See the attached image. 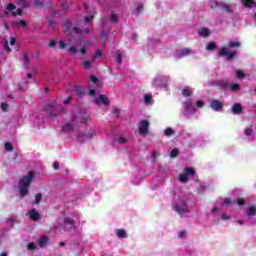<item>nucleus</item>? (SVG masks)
Segmentation results:
<instances>
[{"label":"nucleus","mask_w":256,"mask_h":256,"mask_svg":"<svg viewBox=\"0 0 256 256\" xmlns=\"http://www.w3.org/2000/svg\"><path fill=\"white\" fill-rule=\"evenodd\" d=\"M173 195L174 203L172 209L176 211L180 217H185V215L189 213V209L187 208V201H189V196L181 192V189L179 188L174 189Z\"/></svg>","instance_id":"nucleus-1"},{"label":"nucleus","mask_w":256,"mask_h":256,"mask_svg":"<svg viewBox=\"0 0 256 256\" xmlns=\"http://www.w3.org/2000/svg\"><path fill=\"white\" fill-rule=\"evenodd\" d=\"M89 121V114L85 112H77L62 127L63 133H71L80 125H86Z\"/></svg>","instance_id":"nucleus-2"},{"label":"nucleus","mask_w":256,"mask_h":256,"mask_svg":"<svg viewBox=\"0 0 256 256\" xmlns=\"http://www.w3.org/2000/svg\"><path fill=\"white\" fill-rule=\"evenodd\" d=\"M84 9L89 15L81 20L78 26L72 29V31L75 32L76 35H87L90 32L89 24L93 21V18L95 17L94 8H89V5L85 4Z\"/></svg>","instance_id":"nucleus-3"},{"label":"nucleus","mask_w":256,"mask_h":256,"mask_svg":"<svg viewBox=\"0 0 256 256\" xmlns=\"http://www.w3.org/2000/svg\"><path fill=\"white\" fill-rule=\"evenodd\" d=\"M35 178V173L29 172L27 175L23 176L19 181V195L20 197H25L29 193V187H31V181Z\"/></svg>","instance_id":"nucleus-4"},{"label":"nucleus","mask_w":256,"mask_h":256,"mask_svg":"<svg viewBox=\"0 0 256 256\" xmlns=\"http://www.w3.org/2000/svg\"><path fill=\"white\" fill-rule=\"evenodd\" d=\"M169 85V76L158 74L152 79V87L155 89H167Z\"/></svg>","instance_id":"nucleus-5"},{"label":"nucleus","mask_w":256,"mask_h":256,"mask_svg":"<svg viewBox=\"0 0 256 256\" xmlns=\"http://www.w3.org/2000/svg\"><path fill=\"white\" fill-rule=\"evenodd\" d=\"M6 17H17V15H23V9L17 8L15 4L10 3L7 5L6 9L4 10Z\"/></svg>","instance_id":"nucleus-6"},{"label":"nucleus","mask_w":256,"mask_h":256,"mask_svg":"<svg viewBox=\"0 0 256 256\" xmlns=\"http://www.w3.org/2000/svg\"><path fill=\"white\" fill-rule=\"evenodd\" d=\"M182 111L185 115H193L194 113H197V107H195V104L193 105L192 99H187L183 102Z\"/></svg>","instance_id":"nucleus-7"},{"label":"nucleus","mask_w":256,"mask_h":256,"mask_svg":"<svg viewBox=\"0 0 256 256\" xmlns=\"http://www.w3.org/2000/svg\"><path fill=\"white\" fill-rule=\"evenodd\" d=\"M195 169L191 167H187L184 169V172L178 176V181L180 183H187L189 181V177H194Z\"/></svg>","instance_id":"nucleus-8"},{"label":"nucleus","mask_w":256,"mask_h":256,"mask_svg":"<svg viewBox=\"0 0 256 256\" xmlns=\"http://www.w3.org/2000/svg\"><path fill=\"white\" fill-rule=\"evenodd\" d=\"M151 124L149 123V120H140L138 124V133L139 135H142V137H145L149 133V126Z\"/></svg>","instance_id":"nucleus-9"},{"label":"nucleus","mask_w":256,"mask_h":256,"mask_svg":"<svg viewBox=\"0 0 256 256\" xmlns=\"http://www.w3.org/2000/svg\"><path fill=\"white\" fill-rule=\"evenodd\" d=\"M237 55V51L231 50L228 47H222L219 51V56L220 57H226L228 61H231Z\"/></svg>","instance_id":"nucleus-10"},{"label":"nucleus","mask_w":256,"mask_h":256,"mask_svg":"<svg viewBox=\"0 0 256 256\" xmlns=\"http://www.w3.org/2000/svg\"><path fill=\"white\" fill-rule=\"evenodd\" d=\"M193 53V50L191 48H181L176 50L175 57L176 59H183V57H189Z\"/></svg>","instance_id":"nucleus-11"},{"label":"nucleus","mask_w":256,"mask_h":256,"mask_svg":"<svg viewBox=\"0 0 256 256\" xmlns=\"http://www.w3.org/2000/svg\"><path fill=\"white\" fill-rule=\"evenodd\" d=\"M218 85L220 87H222L223 89H229V87H230L231 91H239V89H241L239 84H230L229 82H227L225 80L219 81Z\"/></svg>","instance_id":"nucleus-12"},{"label":"nucleus","mask_w":256,"mask_h":256,"mask_svg":"<svg viewBox=\"0 0 256 256\" xmlns=\"http://www.w3.org/2000/svg\"><path fill=\"white\" fill-rule=\"evenodd\" d=\"M90 81L91 83H93L94 89H90L88 92V95L95 97V93H97V88H99V79H97L95 76H91Z\"/></svg>","instance_id":"nucleus-13"},{"label":"nucleus","mask_w":256,"mask_h":256,"mask_svg":"<svg viewBox=\"0 0 256 256\" xmlns=\"http://www.w3.org/2000/svg\"><path fill=\"white\" fill-rule=\"evenodd\" d=\"M157 45H159V40L155 38H150L148 39L146 47L150 53H153V51L157 49Z\"/></svg>","instance_id":"nucleus-14"},{"label":"nucleus","mask_w":256,"mask_h":256,"mask_svg":"<svg viewBox=\"0 0 256 256\" xmlns=\"http://www.w3.org/2000/svg\"><path fill=\"white\" fill-rule=\"evenodd\" d=\"M27 215L31 221H39V219H41V214L35 208L28 211Z\"/></svg>","instance_id":"nucleus-15"},{"label":"nucleus","mask_w":256,"mask_h":256,"mask_svg":"<svg viewBox=\"0 0 256 256\" xmlns=\"http://www.w3.org/2000/svg\"><path fill=\"white\" fill-rule=\"evenodd\" d=\"M59 109L56 102H52L46 106V112L52 117H55V112Z\"/></svg>","instance_id":"nucleus-16"},{"label":"nucleus","mask_w":256,"mask_h":256,"mask_svg":"<svg viewBox=\"0 0 256 256\" xmlns=\"http://www.w3.org/2000/svg\"><path fill=\"white\" fill-rule=\"evenodd\" d=\"M244 215L248 217V219H253V217H256V207L253 205H250L246 208Z\"/></svg>","instance_id":"nucleus-17"},{"label":"nucleus","mask_w":256,"mask_h":256,"mask_svg":"<svg viewBox=\"0 0 256 256\" xmlns=\"http://www.w3.org/2000/svg\"><path fill=\"white\" fill-rule=\"evenodd\" d=\"M210 107L213 111H221L223 109V102L219 100H212L210 102Z\"/></svg>","instance_id":"nucleus-18"},{"label":"nucleus","mask_w":256,"mask_h":256,"mask_svg":"<svg viewBox=\"0 0 256 256\" xmlns=\"http://www.w3.org/2000/svg\"><path fill=\"white\" fill-rule=\"evenodd\" d=\"M95 137V130H88L84 134H79V138L82 141H87V139H93Z\"/></svg>","instance_id":"nucleus-19"},{"label":"nucleus","mask_w":256,"mask_h":256,"mask_svg":"<svg viewBox=\"0 0 256 256\" xmlns=\"http://www.w3.org/2000/svg\"><path fill=\"white\" fill-rule=\"evenodd\" d=\"M94 103H96V105L103 103V105L107 106L109 105V98L105 95H100L98 98H94Z\"/></svg>","instance_id":"nucleus-20"},{"label":"nucleus","mask_w":256,"mask_h":256,"mask_svg":"<svg viewBox=\"0 0 256 256\" xmlns=\"http://www.w3.org/2000/svg\"><path fill=\"white\" fill-rule=\"evenodd\" d=\"M115 235L118 239H127V237H129V234L125 229H116Z\"/></svg>","instance_id":"nucleus-21"},{"label":"nucleus","mask_w":256,"mask_h":256,"mask_svg":"<svg viewBox=\"0 0 256 256\" xmlns=\"http://www.w3.org/2000/svg\"><path fill=\"white\" fill-rule=\"evenodd\" d=\"M243 111V105L240 103H235L232 105V113L234 115H241V112Z\"/></svg>","instance_id":"nucleus-22"},{"label":"nucleus","mask_w":256,"mask_h":256,"mask_svg":"<svg viewBox=\"0 0 256 256\" xmlns=\"http://www.w3.org/2000/svg\"><path fill=\"white\" fill-rule=\"evenodd\" d=\"M133 13H134V15H140L141 13H143V4L134 3Z\"/></svg>","instance_id":"nucleus-23"},{"label":"nucleus","mask_w":256,"mask_h":256,"mask_svg":"<svg viewBox=\"0 0 256 256\" xmlns=\"http://www.w3.org/2000/svg\"><path fill=\"white\" fill-rule=\"evenodd\" d=\"M197 33H198V35H199L200 37H209V36L211 35V32L209 31V29H208V28H205V27L199 28V29L197 30Z\"/></svg>","instance_id":"nucleus-24"},{"label":"nucleus","mask_w":256,"mask_h":256,"mask_svg":"<svg viewBox=\"0 0 256 256\" xmlns=\"http://www.w3.org/2000/svg\"><path fill=\"white\" fill-rule=\"evenodd\" d=\"M31 65V59H29V54L24 53L23 54V67L24 69H29Z\"/></svg>","instance_id":"nucleus-25"},{"label":"nucleus","mask_w":256,"mask_h":256,"mask_svg":"<svg viewBox=\"0 0 256 256\" xmlns=\"http://www.w3.org/2000/svg\"><path fill=\"white\" fill-rule=\"evenodd\" d=\"M220 9H222V11H225V13H233L231 5L225 2H221Z\"/></svg>","instance_id":"nucleus-26"},{"label":"nucleus","mask_w":256,"mask_h":256,"mask_svg":"<svg viewBox=\"0 0 256 256\" xmlns=\"http://www.w3.org/2000/svg\"><path fill=\"white\" fill-rule=\"evenodd\" d=\"M182 95L184 97H191L193 95V88L186 86L183 90H182Z\"/></svg>","instance_id":"nucleus-27"},{"label":"nucleus","mask_w":256,"mask_h":256,"mask_svg":"<svg viewBox=\"0 0 256 256\" xmlns=\"http://www.w3.org/2000/svg\"><path fill=\"white\" fill-rule=\"evenodd\" d=\"M143 102L145 105H153V96L150 94H145L143 97Z\"/></svg>","instance_id":"nucleus-28"},{"label":"nucleus","mask_w":256,"mask_h":256,"mask_svg":"<svg viewBox=\"0 0 256 256\" xmlns=\"http://www.w3.org/2000/svg\"><path fill=\"white\" fill-rule=\"evenodd\" d=\"M108 35H109V31H107V30H103L100 34V39H101V41L103 42L104 45L107 44Z\"/></svg>","instance_id":"nucleus-29"},{"label":"nucleus","mask_w":256,"mask_h":256,"mask_svg":"<svg viewBox=\"0 0 256 256\" xmlns=\"http://www.w3.org/2000/svg\"><path fill=\"white\" fill-rule=\"evenodd\" d=\"M115 58H116V63H118V65H121V63H123V53H121V51L115 52Z\"/></svg>","instance_id":"nucleus-30"},{"label":"nucleus","mask_w":256,"mask_h":256,"mask_svg":"<svg viewBox=\"0 0 256 256\" xmlns=\"http://www.w3.org/2000/svg\"><path fill=\"white\" fill-rule=\"evenodd\" d=\"M228 47H231L232 49H239V47H241V42H239V40L230 41L228 43Z\"/></svg>","instance_id":"nucleus-31"},{"label":"nucleus","mask_w":256,"mask_h":256,"mask_svg":"<svg viewBox=\"0 0 256 256\" xmlns=\"http://www.w3.org/2000/svg\"><path fill=\"white\" fill-rule=\"evenodd\" d=\"M12 25L14 27H27V22H25L24 20H19V21H14Z\"/></svg>","instance_id":"nucleus-32"},{"label":"nucleus","mask_w":256,"mask_h":256,"mask_svg":"<svg viewBox=\"0 0 256 256\" xmlns=\"http://www.w3.org/2000/svg\"><path fill=\"white\" fill-rule=\"evenodd\" d=\"M49 242V238H47L46 236H42L39 240V247H45V245H47V243Z\"/></svg>","instance_id":"nucleus-33"},{"label":"nucleus","mask_w":256,"mask_h":256,"mask_svg":"<svg viewBox=\"0 0 256 256\" xmlns=\"http://www.w3.org/2000/svg\"><path fill=\"white\" fill-rule=\"evenodd\" d=\"M91 45H93V43L86 42V44L84 46H82L80 49L81 55H87V47H89Z\"/></svg>","instance_id":"nucleus-34"},{"label":"nucleus","mask_w":256,"mask_h":256,"mask_svg":"<svg viewBox=\"0 0 256 256\" xmlns=\"http://www.w3.org/2000/svg\"><path fill=\"white\" fill-rule=\"evenodd\" d=\"M244 7H255V1L253 0H242Z\"/></svg>","instance_id":"nucleus-35"},{"label":"nucleus","mask_w":256,"mask_h":256,"mask_svg":"<svg viewBox=\"0 0 256 256\" xmlns=\"http://www.w3.org/2000/svg\"><path fill=\"white\" fill-rule=\"evenodd\" d=\"M103 58V52L101 50H96V53L94 54L92 61H96L97 59Z\"/></svg>","instance_id":"nucleus-36"},{"label":"nucleus","mask_w":256,"mask_h":256,"mask_svg":"<svg viewBox=\"0 0 256 256\" xmlns=\"http://www.w3.org/2000/svg\"><path fill=\"white\" fill-rule=\"evenodd\" d=\"M215 49H217V44H215L214 42L208 43L206 45L207 51H215Z\"/></svg>","instance_id":"nucleus-37"},{"label":"nucleus","mask_w":256,"mask_h":256,"mask_svg":"<svg viewBox=\"0 0 256 256\" xmlns=\"http://www.w3.org/2000/svg\"><path fill=\"white\" fill-rule=\"evenodd\" d=\"M194 107H196V110L197 109H203L205 107V102H203V100H198L194 104Z\"/></svg>","instance_id":"nucleus-38"},{"label":"nucleus","mask_w":256,"mask_h":256,"mask_svg":"<svg viewBox=\"0 0 256 256\" xmlns=\"http://www.w3.org/2000/svg\"><path fill=\"white\" fill-rule=\"evenodd\" d=\"M64 225H75V220L71 217L64 218Z\"/></svg>","instance_id":"nucleus-39"},{"label":"nucleus","mask_w":256,"mask_h":256,"mask_svg":"<svg viewBox=\"0 0 256 256\" xmlns=\"http://www.w3.org/2000/svg\"><path fill=\"white\" fill-rule=\"evenodd\" d=\"M164 134L166 137H171V135H175V130H173V128H166Z\"/></svg>","instance_id":"nucleus-40"},{"label":"nucleus","mask_w":256,"mask_h":256,"mask_svg":"<svg viewBox=\"0 0 256 256\" xmlns=\"http://www.w3.org/2000/svg\"><path fill=\"white\" fill-rule=\"evenodd\" d=\"M82 65L84 69H90L91 65H93V60H85Z\"/></svg>","instance_id":"nucleus-41"},{"label":"nucleus","mask_w":256,"mask_h":256,"mask_svg":"<svg viewBox=\"0 0 256 256\" xmlns=\"http://www.w3.org/2000/svg\"><path fill=\"white\" fill-rule=\"evenodd\" d=\"M161 155V152H159V150H153L151 157L152 159H154L153 161H157V158Z\"/></svg>","instance_id":"nucleus-42"},{"label":"nucleus","mask_w":256,"mask_h":256,"mask_svg":"<svg viewBox=\"0 0 256 256\" xmlns=\"http://www.w3.org/2000/svg\"><path fill=\"white\" fill-rule=\"evenodd\" d=\"M68 53H70V55H77V46H70L68 49Z\"/></svg>","instance_id":"nucleus-43"},{"label":"nucleus","mask_w":256,"mask_h":256,"mask_svg":"<svg viewBox=\"0 0 256 256\" xmlns=\"http://www.w3.org/2000/svg\"><path fill=\"white\" fill-rule=\"evenodd\" d=\"M41 199H43V194H41V193L36 194V195H35V201H34V203H35L36 205H39V203H41Z\"/></svg>","instance_id":"nucleus-44"},{"label":"nucleus","mask_w":256,"mask_h":256,"mask_svg":"<svg viewBox=\"0 0 256 256\" xmlns=\"http://www.w3.org/2000/svg\"><path fill=\"white\" fill-rule=\"evenodd\" d=\"M221 3L222 2H217V1H211L210 2V8H212V9H216V7H221Z\"/></svg>","instance_id":"nucleus-45"},{"label":"nucleus","mask_w":256,"mask_h":256,"mask_svg":"<svg viewBox=\"0 0 256 256\" xmlns=\"http://www.w3.org/2000/svg\"><path fill=\"white\" fill-rule=\"evenodd\" d=\"M3 45H4V48L6 49V51L8 53H11V48L9 47V41L7 39H3Z\"/></svg>","instance_id":"nucleus-46"},{"label":"nucleus","mask_w":256,"mask_h":256,"mask_svg":"<svg viewBox=\"0 0 256 256\" xmlns=\"http://www.w3.org/2000/svg\"><path fill=\"white\" fill-rule=\"evenodd\" d=\"M220 219H222V221H229L231 220V216H229V214L224 212L221 214Z\"/></svg>","instance_id":"nucleus-47"},{"label":"nucleus","mask_w":256,"mask_h":256,"mask_svg":"<svg viewBox=\"0 0 256 256\" xmlns=\"http://www.w3.org/2000/svg\"><path fill=\"white\" fill-rule=\"evenodd\" d=\"M117 143H120L121 145L127 143V137L125 136H120L117 140Z\"/></svg>","instance_id":"nucleus-48"},{"label":"nucleus","mask_w":256,"mask_h":256,"mask_svg":"<svg viewBox=\"0 0 256 256\" xmlns=\"http://www.w3.org/2000/svg\"><path fill=\"white\" fill-rule=\"evenodd\" d=\"M253 133V126H248L246 129H245V135L247 137H250V135Z\"/></svg>","instance_id":"nucleus-49"},{"label":"nucleus","mask_w":256,"mask_h":256,"mask_svg":"<svg viewBox=\"0 0 256 256\" xmlns=\"http://www.w3.org/2000/svg\"><path fill=\"white\" fill-rule=\"evenodd\" d=\"M4 149L5 151H13V145L9 142H6L5 145H4Z\"/></svg>","instance_id":"nucleus-50"},{"label":"nucleus","mask_w":256,"mask_h":256,"mask_svg":"<svg viewBox=\"0 0 256 256\" xmlns=\"http://www.w3.org/2000/svg\"><path fill=\"white\" fill-rule=\"evenodd\" d=\"M67 31H71V22L67 21L64 25V32L67 33Z\"/></svg>","instance_id":"nucleus-51"},{"label":"nucleus","mask_w":256,"mask_h":256,"mask_svg":"<svg viewBox=\"0 0 256 256\" xmlns=\"http://www.w3.org/2000/svg\"><path fill=\"white\" fill-rule=\"evenodd\" d=\"M236 201H231V199H225L222 205H235Z\"/></svg>","instance_id":"nucleus-52"},{"label":"nucleus","mask_w":256,"mask_h":256,"mask_svg":"<svg viewBox=\"0 0 256 256\" xmlns=\"http://www.w3.org/2000/svg\"><path fill=\"white\" fill-rule=\"evenodd\" d=\"M19 5L20 7H27V5H29V0H20Z\"/></svg>","instance_id":"nucleus-53"},{"label":"nucleus","mask_w":256,"mask_h":256,"mask_svg":"<svg viewBox=\"0 0 256 256\" xmlns=\"http://www.w3.org/2000/svg\"><path fill=\"white\" fill-rule=\"evenodd\" d=\"M236 76L238 77V79H244L245 78V74H243V72L240 71V70L236 71Z\"/></svg>","instance_id":"nucleus-54"},{"label":"nucleus","mask_w":256,"mask_h":256,"mask_svg":"<svg viewBox=\"0 0 256 256\" xmlns=\"http://www.w3.org/2000/svg\"><path fill=\"white\" fill-rule=\"evenodd\" d=\"M177 155H179V150H177V149H174L170 152V157H172V158L177 157Z\"/></svg>","instance_id":"nucleus-55"},{"label":"nucleus","mask_w":256,"mask_h":256,"mask_svg":"<svg viewBox=\"0 0 256 256\" xmlns=\"http://www.w3.org/2000/svg\"><path fill=\"white\" fill-rule=\"evenodd\" d=\"M75 92H76V95L78 97H81L83 95V89L82 88H79V87L75 88Z\"/></svg>","instance_id":"nucleus-56"},{"label":"nucleus","mask_w":256,"mask_h":256,"mask_svg":"<svg viewBox=\"0 0 256 256\" xmlns=\"http://www.w3.org/2000/svg\"><path fill=\"white\" fill-rule=\"evenodd\" d=\"M235 225H240V227H243L245 225V220L239 219L234 221Z\"/></svg>","instance_id":"nucleus-57"},{"label":"nucleus","mask_w":256,"mask_h":256,"mask_svg":"<svg viewBox=\"0 0 256 256\" xmlns=\"http://www.w3.org/2000/svg\"><path fill=\"white\" fill-rule=\"evenodd\" d=\"M110 19L112 23H117V19H118L117 14L112 13L110 16Z\"/></svg>","instance_id":"nucleus-58"},{"label":"nucleus","mask_w":256,"mask_h":256,"mask_svg":"<svg viewBox=\"0 0 256 256\" xmlns=\"http://www.w3.org/2000/svg\"><path fill=\"white\" fill-rule=\"evenodd\" d=\"M15 223V220L13 218H9L6 221V225H8V227H13V224Z\"/></svg>","instance_id":"nucleus-59"},{"label":"nucleus","mask_w":256,"mask_h":256,"mask_svg":"<svg viewBox=\"0 0 256 256\" xmlns=\"http://www.w3.org/2000/svg\"><path fill=\"white\" fill-rule=\"evenodd\" d=\"M178 237H179L180 239H183V238L187 237V231H181V232H179V233H178Z\"/></svg>","instance_id":"nucleus-60"},{"label":"nucleus","mask_w":256,"mask_h":256,"mask_svg":"<svg viewBox=\"0 0 256 256\" xmlns=\"http://www.w3.org/2000/svg\"><path fill=\"white\" fill-rule=\"evenodd\" d=\"M67 43L63 42V40L59 41V49H65V47H67Z\"/></svg>","instance_id":"nucleus-61"},{"label":"nucleus","mask_w":256,"mask_h":256,"mask_svg":"<svg viewBox=\"0 0 256 256\" xmlns=\"http://www.w3.org/2000/svg\"><path fill=\"white\" fill-rule=\"evenodd\" d=\"M7 109H9V104H7V103H2V104H1V110H2V111H7Z\"/></svg>","instance_id":"nucleus-62"},{"label":"nucleus","mask_w":256,"mask_h":256,"mask_svg":"<svg viewBox=\"0 0 256 256\" xmlns=\"http://www.w3.org/2000/svg\"><path fill=\"white\" fill-rule=\"evenodd\" d=\"M55 45H57V42L55 40H51L49 43V47L55 48Z\"/></svg>","instance_id":"nucleus-63"},{"label":"nucleus","mask_w":256,"mask_h":256,"mask_svg":"<svg viewBox=\"0 0 256 256\" xmlns=\"http://www.w3.org/2000/svg\"><path fill=\"white\" fill-rule=\"evenodd\" d=\"M218 211H219V208L218 207H214V208H212L211 213H212V215H217Z\"/></svg>","instance_id":"nucleus-64"}]
</instances>
